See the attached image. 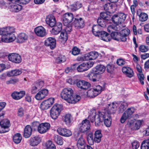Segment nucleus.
I'll return each instance as SVG.
<instances>
[{"mask_svg": "<svg viewBox=\"0 0 149 149\" xmlns=\"http://www.w3.org/2000/svg\"><path fill=\"white\" fill-rule=\"evenodd\" d=\"M117 104L113 102L109 104L107 108H106L102 111H99L96 113L95 111H93L92 114H90L88 117L91 123L95 122L96 126L100 125L101 122L104 121L107 118H109L108 116L111 113L115 112L117 109Z\"/></svg>", "mask_w": 149, "mask_h": 149, "instance_id": "1", "label": "nucleus"}, {"mask_svg": "<svg viewBox=\"0 0 149 149\" xmlns=\"http://www.w3.org/2000/svg\"><path fill=\"white\" fill-rule=\"evenodd\" d=\"M14 28L13 27H7L0 29V35L2 36L1 41L4 42L9 43L15 40L16 37L14 34Z\"/></svg>", "mask_w": 149, "mask_h": 149, "instance_id": "2", "label": "nucleus"}, {"mask_svg": "<svg viewBox=\"0 0 149 149\" xmlns=\"http://www.w3.org/2000/svg\"><path fill=\"white\" fill-rule=\"evenodd\" d=\"M111 20L114 24L109 26L107 28L108 31L110 32L111 31V29L118 31L120 30L122 27L121 24L122 22L120 20L117 15H114L111 18Z\"/></svg>", "mask_w": 149, "mask_h": 149, "instance_id": "3", "label": "nucleus"}, {"mask_svg": "<svg viewBox=\"0 0 149 149\" xmlns=\"http://www.w3.org/2000/svg\"><path fill=\"white\" fill-rule=\"evenodd\" d=\"M92 88L87 92V96L90 98H93L100 94L102 90V87L100 85L94 84Z\"/></svg>", "mask_w": 149, "mask_h": 149, "instance_id": "4", "label": "nucleus"}, {"mask_svg": "<svg viewBox=\"0 0 149 149\" xmlns=\"http://www.w3.org/2000/svg\"><path fill=\"white\" fill-rule=\"evenodd\" d=\"M62 109L61 105L56 104L53 106L50 110V115L53 119H56L61 111Z\"/></svg>", "mask_w": 149, "mask_h": 149, "instance_id": "5", "label": "nucleus"}, {"mask_svg": "<svg viewBox=\"0 0 149 149\" xmlns=\"http://www.w3.org/2000/svg\"><path fill=\"white\" fill-rule=\"evenodd\" d=\"M73 93L72 89L70 88L63 89L61 93V98L68 102Z\"/></svg>", "mask_w": 149, "mask_h": 149, "instance_id": "6", "label": "nucleus"}, {"mask_svg": "<svg viewBox=\"0 0 149 149\" xmlns=\"http://www.w3.org/2000/svg\"><path fill=\"white\" fill-rule=\"evenodd\" d=\"M93 64V62L90 61L86 63H83L77 67V70L79 72H82L86 71L92 67Z\"/></svg>", "mask_w": 149, "mask_h": 149, "instance_id": "7", "label": "nucleus"}, {"mask_svg": "<svg viewBox=\"0 0 149 149\" xmlns=\"http://www.w3.org/2000/svg\"><path fill=\"white\" fill-rule=\"evenodd\" d=\"M54 101V98L51 97L43 101L40 105V108L42 110L47 109L53 104Z\"/></svg>", "mask_w": 149, "mask_h": 149, "instance_id": "8", "label": "nucleus"}, {"mask_svg": "<svg viewBox=\"0 0 149 149\" xmlns=\"http://www.w3.org/2000/svg\"><path fill=\"white\" fill-rule=\"evenodd\" d=\"M8 58L9 61L16 63H19L22 61L21 56L16 53L9 54Z\"/></svg>", "mask_w": 149, "mask_h": 149, "instance_id": "9", "label": "nucleus"}, {"mask_svg": "<svg viewBox=\"0 0 149 149\" xmlns=\"http://www.w3.org/2000/svg\"><path fill=\"white\" fill-rule=\"evenodd\" d=\"M50 127V125L49 123H42L40 124L38 127V131L40 134H44L49 130Z\"/></svg>", "mask_w": 149, "mask_h": 149, "instance_id": "10", "label": "nucleus"}, {"mask_svg": "<svg viewBox=\"0 0 149 149\" xmlns=\"http://www.w3.org/2000/svg\"><path fill=\"white\" fill-rule=\"evenodd\" d=\"M73 18V15L72 13H65L63 15L62 18L64 25H67L71 22Z\"/></svg>", "mask_w": 149, "mask_h": 149, "instance_id": "11", "label": "nucleus"}, {"mask_svg": "<svg viewBox=\"0 0 149 149\" xmlns=\"http://www.w3.org/2000/svg\"><path fill=\"white\" fill-rule=\"evenodd\" d=\"M57 131L60 135L66 137H69L72 135L70 130L64 128H58Z\"/></svg>", "mask_w": 149, "mask_h": 149, "instance_id": "12", "label": "nucleus"}, {"mask_svg": "<svg viewBox=\"0 0 149 149\" xmlns=\"http://www.w3.org/2000/svg\"><path fill=\"white\" fill-rule=\"evenodd\" d=\"M80 125V129L82 132L88 131L90 127L89 121L86 119L83 120Z\"/></svg>", "mask_w": 149, "mask_h": 149, "instance_id": "13", "label": "nucleus"}, {"mask_svg": "<svg viewBox=\"0 0 149 149\" xmlns=\"http://www.w3.org/2000/svg\"><path fill=\"white\" fill-rule=\"evenodd\" d=\"M34 31L36 34L40 37H44L47 34L45 29L42 26H39L34 29Z\"/></svg>", "mask_w": 149, "mask_h": 149, "instance_id": "14", "label": "nucleus"}, {"mask_svg": "<svg viewBox=\"0 0 149 149\" xmlns=\"http://www.w3.org/2000/svg\"><path fill=\"white\" fill-rule=\"evenodd\" d=\"M122 70L124 74L128 77L131 78L134 76V72L132 69L130 67H123L122 68Z\"/></svg>", "mask_w": 149, "mask_h": 149, "instance_id": "15", "label": "nucleus"}, {"mask_svg": "<svg viewBox=\"0 0 149 149\" xmlns=\"http://www.w3.org/2000/svg\"><path fill=\"white\" fill-rule=\"evenodd\" d=\"M50 31L53 35H57L62 31V24L60 22L56 23Z\"/></svg>", "mask_w": 149, "mask_h": 149, "instance_id": "16", "label": "nucleus"}, {"mask_svg": "<svg viewBox=\"0 0 149 149\" xmlns=\"http://www.w3.org/2000/svg\"><path fill=\"white\" fill-rule=\"evenodd\" d=\"M48 93V90L47 89H43L38 92L35 96L37 100H40L44 98Z\"/></svg>", "mask_w": 149, "mask_h": 149, "instance_id": "17", "label": "nucleus"}, {"mask_svg": "<svg viewBox=\"0 0 149 149\" xmlns=\"http://www.w3.org/2000/svg\"><path fill=\"white\" fill-rule=\"evenodd\" d=\"M72 25L77 29L83 28L84 26V21L81 18L79 19L75 18Z\"/></svg>", "mask_w": 149, "mask_h": 149, "instance_id": "18", "label": "nucleus"}, {"mask_svg": "<svg viewBox=\"0 0 149 149\" xmlns=\"http://www.w3.org/2000/svg\"><path fill=\"white\" fill-rule=\"evenodd\" d=\"M45 44L46 46H50L51 49H53L56 47V40L54 38H49L45 40Z\"/></svg>", "mask_w": 149, "mask_h": 149, "instance_id": "19", "label": "nucleus"}, {"mask_svg": "<svg viewBox=\"0 0 149 149\" xmlns=\"http://www.w3.org/2000/svg\"><path fill=\"white\" fill-rule=\"evenodd\" d=\"M41 138L38 136L31 137L30 139V145L33 146H37L41 141Z\"/></svg>", "mask_w": 149, "mask_h": 149, "instance_id": "20", "label": "nucleus"}, {"mask_svg": "<svg viewBox=\"0 0 149 149\" xmlns=\"http://www.w3.org/2000/svg\"><path fill=\"white\" fill-rule=\"evenodd\" d=\"M77 86L81 89H87L90 86V84L85 81H79L76 83Z\"/></svg>", "mask_w": 149, "mask_h": 149, "instance_id": "21", "label": "nucleus"}, {"mask_svg": "<svg viewBox=\"0 0 149 149\" xmlns=\"http://www.w3.org/2000/svg\"><path fill=\"white\" fill-rule=\"evenodd\" d=\"M97 36L100 39L106 42L109 41L111 40L110 35L104 31H101Z\"/></svg>", "mask_w": 149, "mask_h": 149, "instance_id": "22", "label": "nucleus"}, {"mask_svg": "<svg viewBox=\"0 0 149 149\" xmlns=\"http://www.w3.org/2000/svg\"><path fill=\"white\" fill-rule=\"evenodd\" d=\"M105 69V67L103 65H99L93 68V71L97 74H101L104 72Z\"/></svg>", "mask_w": 149, "mask_h": 149, "instance_id": "23", "label": "nucleus"}, {"mask_svg": "<svg viewBox=\"0 0 149 149\" xmlns=\"http://www.w3.org/2000/svg\"><path fill=\"white\" fill-rule=\"evenodd\" d=\"M46 22L47 24L52 27L56 24L55 19L52 15L47 16L46 19Z\"/></svg>", "mask_w": 149, "mask_h": 149, "instance_id": "24", "label": "nucleus"}, {"mask_svg": "<svg viewBox=\"0 0 149 149\" xmlns=\"http://www.w3.org/2000/svg\"><path fill=\"white\" fill-rule=\"evenodd\" d=\"M68 39V35L67 33L64 30H62L59 37L58 40L60 42L64 44Z\"/></svg>", "mask_w": 149, "mask_h": 149, "instance_id": "25", "label": "nucleus"}, {"mask_svg": "<svg viewBox=\"0 0 149 149\" xmlns=\"http://www.w3.org/2000/svg\"><path fill=\"white\" fill-rule=\"evenodd\" d=\"M24 91H21L19 92H14L11 94L13 98L15 100H18L21 98L25 95Z\"/></svg>", "mask_w": 149, "mask_h": 149, "instance_id": "26", "label": "nucleus"}, {"mask_svg": "<svg viewBox=\"0 0 149 149\" xmlns=\"http://www.w3.org/2000/svg\"><path fill=\"white\" fill-rule=\"evenodd\" d=\"M0 124L2 127L5 129L6 132H8L9 130V127L10 125V121L7 119H4L0 122Z\"/></svg>", "mask_w": 149, "mask_h": 149, "instance_id": "27", "label": "nucleus"}, {"mask_svg": "<svg viewBox=\"0 0 149 149\" xmlns=\"http://www.w3.org/2000/svg\"><path fill=\"white\" fill-rule=\"evenodd\" d=\"M77 146L79 149H85L86 147L85 142L83 137L81 136L78 139Z\"/></svg>", "mask_w": 149, "mask_h": 149, "instance_id": "28", "label": "nucleus"}, {"mask_svg": "<svg viewBox=\"0 0 149 149\" xmlns=\"http://www.w3.org/2000/svg\"><path fill=\"white\" fill-rule=\"evenodd\" d=\"M28 36L27 35L24 33L19 34L17 38V42L18 43H22L25 42L28 39Z\"/></svg>", "mask_w": 149, "mask_h": 149, "instance_id": "29", "label": "nucleus"}, {"mask_svg": "<svg viewBox=\"0 0 149 149\" xmlns=\"http://www.w3.org/2000/svg\"><path fill=\"white\" fill-rule=\"evenodd\" d=\"M72 116L69 114H67L63 116V120L65 124L68 126L71 125Z\"/></svg>", "mask_w": 149, "mask_h": 149, "instance_id": "30", "label": "nucleus"}, {"mask_svg": "<svg viewBox=\"0 0 149 149\" xmlns=\"http://www.w3.org/2000/svg\"><path fill=\"white\" fill-rule=\"evenodd\" d=\"M102 135L100 130H97L95 131L94 134V141L95 142L99 143L101 141Z\"/></svg>", "mask_w": 149, "mask_h": 149, "instance_id": "31", "label": "nucleus"}, {"mask_svg": "<svg viewBox=\"0 0 149 149\" xmlns=\"http://www.w3.org/2000/svg\"><path fill=\"white\" fill-rule=\"evenodd\" d=\"M32 129L29 125L26 126L24 129V136L25 138H28L29 137L31 134Z\"/></svg>", "mask_w": 149, "mask_h": 149, "instance_id": "32", "label": "nucleus"}, {"mask_svg": "<svg viewBox=\"0 0 149 149\" xmlns=\"http://www.w3.org/2000/svg\"><path fill=\"white\" fill-rule=\"evenodd\" d=\"M115 103H116L117 104V106L118 104L116 102H114ZM119 107L118 108L119 112V113L123 112L127 107V104L125 102H120L119 104Z\"/></svg>", "mask_w": 149, "mask_h": 149, "instance_id": "33", "label": "nucleus"}, {"mask_svg": "<svg viewBox=\"0 0 149 149\" xmlns=\"http://www.w3.org/2000/svg\"><path fill=\"white\" fill-rule=\"evenodd\" d=\"M143 122V120H137L135 122L134 125L133 127L132 126V124L129 122L128 124L129 125L131 126V128L133 130H139Z\"/></svg>", "mask_w": 149, "mask_h": 149, "instance_id": "34", "label": "nucleus"}, {"mask_svg": "<svg viewBox=\"0 0 149 149\" xmlns=\"http://www.w3.org/2000/svg\"><path fill=\"white\" fill-rule=\"evenodd\" d=\"M22 73L21 70L16 69L8 72L7 74V75L9 77L17 76L21 74Z\"/></svg>", "mask_w": 149, "mask_h": 149, "instance_id": "35", "label": "nucleus"}, {"mask_svg": "<svg viewBox=\"0 0 149 149\" xmlns=\"http://www.w3.org/2000/svg\"><path fill=\"white\" fill-rule=\"evenodd\" d=\"M81 99L80 96L77 95H72L71 98L68 103L71 104H75L78 102Z\"/></svg>", "mask_w": 149, "mask_h": 149, "instance_id": "36", "label": "nucleus"}, {"mask_svg": "<svg viewBox=\"0 0 149 149\" xmlns=\"http://www.w3.org/2000/svg\"><path fill=\"white\" fill-rule=\"evenodd\" d=\"M101 27L99 25H94L92 28V32L96 36H97L102 31H100Z\"/></svg>", "mask_w": 149, "mask_h": 149, "instance_id": "37", "label": "nucleus"}, {"mask_svg": "<svg viewBox=\"0 0 149 149\" xmlns=\"http://www.w3.org/2000/svg\"><path fill=\"white\" fill-rule=\"evenodd\" d=\"M22 139V136L19 133L16 134L13 137V141L16 144H18L20 143Z\"/></svg>", "mask_w": 149, "mask_h": 149, "instance_id": "38", "label": "nucleus"}, {"mask_svg": "<svg viewBox=\"0 0 149 149\" xmlns=\"http://www.w3.org/2000/svg\"><path fill=\"white\" fill-rule=\"evenodd\" d=\"M82 7L81 4L79 2H77L74 4L70 6V8L72 11L76 10Z\"/></svg>", "mask_w": 149, "mask_h": 149, "instance_id": "39", "label": "nucleus"}, {"mask_svg": "<svg viewBox=\"0 0 149 149\" xmlns=\"http://www.w3.org/2000/svg\"><path fill=\"white\" fill-rule=\"evenodd\" d=\"M97 75V74L95 72L93 71V72H91L88 74V77L90 80L93 82H95L97 81L96 79Z\"/></svg>", "mask_w": 149, "mask_h": 149, "instance_id": "40", "label": "nucleus"}, {"mask_svg": "<svg viewBox=\"0 0 149 149\" xmlns=\"http://www.w3.org/2000/svg\"><path fill=\"white\" fill-rule=\"evenodd\" d=\"M54 140L55 142L58 144L62 145L63 142L62 137L58 135H55L54 136Z\"/></svg>", "mask_w": 149, "mask_h": 149, "instance_id": "41", "label": "nucleus"}, {"mask_svg": "<svg viewBox=\"0 0 149 149\" xmlns=\"http://www.w3.org/2000/svg\"><path fill=\"white\" fill-rule=\"evenodd\" d=\"M106 20L101 18H99L97 20V23L100 27H104L106 26Z\"/></svg>", "mask_w": 149, "mask_h": 149, "instance_id": "42", "label": "nucleus"}, {"mask_svg": "<svg viewBox=\"0 0 149 149\" xmlns=\"http://www.w3.org/2000/svg\"><path fill=\"white\" fill-rule=\"evenodd\" d=\"M141 149H149V140L148 139L144 141L141 146Z\"/></svg>", "mask_w": 149, "mask_h": 149, "instance_id": "43", "label": "nucleus"}, {"mask_svg": "<svg viewBox=\"0 0 149 149\" xmlns=\"http://www.w3.org/2000/svg\"><path fill=\"white\" fill-rule=\"evenodd\" d=\"M111 31L110 32H112L111 35H110L111 39L112 38L114 40L118 41L119 39V33L117 32L113 31L112 30H114L113 29H111Z\"/></svg>", "mask_w": 149, "mask_h": 149, "instance_id": "44", "label": "nucleus"}, {"mask_svg": "<svg viewBox=\"0 0 149 149\" xmlns=\"http://www.w3.org/2000/svg\"><path fill=\"white\" fill-rule=\"evenodd\" d=\"M12 9L13 11L15 12H18L22 8V6L19 4H15L11 6Z\"/></svg>", "mask_w": 149, "mask_h": 149, "instance_id": "45", "label": "nucleus"}, {"mask_svg": "<svg viewBox=\"0 0 149 149\" xmlns=\"http://www.w3.org/2000/svg\"><path fill=\"white\" fill-rule=\"evenodd\" d=\"M46 146L47 149H56L55 144L51 141H49L46 143Z\"/></svg>", "mask_w": 149, "mask_h": 149, "instance_id": "46", "label": "nucleus"}, {"mask_svg": "<svg viewBox=\"0 0 149 149\" xmlns=\"http://www.w3.org/2000/svg\"><path fill=\"white\" fill-rule=\"evenodd\" d=\"M148 18V15L145 13H142L139 15V19L141 22H145Z\"/></svg>", "mask_w": 149, "mask_h": 149, "instance_id": "47", "label": "nucleus"}, {"mask_svg": "<svg viewBox=\"0 0 149 149\" xmlns=\"http://www.w3.org/2000/svg\"><path fill=\"white\" fill-rule=\"evenodd\" d=\"M66 60V58L64 56L61 55L56 58V61L57 63H61L64 62Z\"/></svg>", "mask_w": 149, "mask_h": 149, "instance_id": "48", "label": "nucleus"}, {"mask_svg": "<svg viewBox=\"0 0 149 149\" xmlns=\"http://www.w3.org/2000/svg\"><path fill=\"white\" fill-rule=\"evenodd\" d=\"M134 111L135 109L133 108H128L124 113L127 115V116L130 118Z\"/></svg>", "mask_w": 149, "mask_h": 149, "instance_id": "49", "label": "nucleus"}, {"mask_svg": "<svg viewBox=\"0 0 149 149\" xmlns=\"http://www.w3.org/2000/svg\"><path fill=\"white\" fill-rule=\"evenodd\" d=\"M109 118H107L104 120V125L107 127H109L111 124V119L110 115L108 116Z\"/></svg>", "mask_w": 149, "mask_h": 149, "instance_id": "50", "label": "nucleus"}, {"mask_svg": "<svg viewBox=\"0 0 149 149\" xmlns=\"http://www.w3.org/2000/svg\"><path fill=\"white\" fill-rule=\"evenodd\" d=\"M101 18L102 19H105L106 21L108 20L109 19L110 16L108 15L107 13L103 12L100 14Z\"/></svg>", "mask_w": 149, "mask_h": 149, "instance_id": "51", "label": "nucleus"}, {"mask_svg": "<svg viewBox=\"0 0 149 149\" xmlns=\"http://www.w3.org/2000/svg\"><path fill=\"white\" fill-rule=\"evenodd\" d=\"M104 8L106 11L110 12V10L112 8V5L110 3H106L104 6Z\"/></svg>", "mask_w": 149, "mask_h": 149, "instance_id": "52", "label": "nucleus"}, {"mask_svg": "<svg viewBox=\"0 0 149 149\" xmlns=\"http://www.w3.org/2000/svg\"><path fill=\"white\" fill-rule=\"evenodd\" d=\"M89 53L91 60L95 59L98 56V53L96 52H91Z\"/></svg>", "mask_w": 149, "mask_h": 149, "instance_id": "53", "label": "nucleus"}, {"mask_svg": "<svg viewBox=\"0 0 149 149\" xmlns=\"http://www.w3.org/2000/svg\"><path fill=\"white\" fill-rule=\"evenodd\" d=\"M132 149H137L140 146L139 143L137 141H134L131 143Z\"/></svg>", "mask_w": 149, "mask_h": 149, "instance_id": "54", "label": "nucleus"}, {"mask_svg": "<svg viewBox=\"0 0 149 149\" xmlns=\"http://www.w3.org/2000/svg\"><path fill=\"white\" fill-rule=\"evenodd\" d=\"M19 81V79L17 78H11L9 80L6 81V83L7 84H14Z\"/></svg>", "mask_w": 149, "mask_h": 149, "instance_id": "55", "label": "nucleus"}, {"mask_svg": "<svg viewBox=\"0 0 149 149\" xmlns=\"http://www.w3.org/2000/svg\"><path fill=\"white\" fill-rule=\"evenodd\" d=\"M117 15L120 19V20L121 21V22L124 21L126 17V15L123 13H120Z\"/></svg>", "mask_w": 149, "mask_h": 149, "instance_id": "56", "label": "nucleus"}, {"mask_svg": "<svg viewBox=\"0 0 149 149\" xmlns=\"http://www.w3.org/2000/svg\"><path fill=\"white\" fill-rule=\"evenodd\" d=\"M34 85L39 90L43 86L44 82L42 81H39L35 83Z\"/></svg>", "mask_w": 149, "mask_h": 149, "instance_id": "57", "label": "nucleus"}, {"mask_svg": "<svg viewBox=\"0 0 149 149\" xmlns=\"http://www.w3.org/2000/svg\"><path fill=\"white\" fill-rule=\"evenodd\" d=\"M80 50L76 47H73L72 50V54L74 55H76L79 54Z\"/></svg>", "mask_w": 149, "mask_h": 149, "instance_id": "58", "label": "nucleus"}, {"mask_svg": "<svg viewBox=\"0 0 149 149\" xmlns=\"http://www.w3.org/2000/svg\"><path fill=\"white\" fill-rule=\"evenodd\" d=\"M93 136L92 134H89L87 137V139L88 143L92 145L93 143Z\"/></svg>", "mask_w": 149, "mask_h": 149, "instance_id": "59", "label": "nucleus"}, {"mask_svg": "<svg viewBox=\"0 0 149 149\" xmlns=\"http://www.w3.org/2000/svg\"><path fill=\"white\" fill-rule=\"evenodd\" d=\"M138 77L139 80L142 85H143L144 82L143 80L144 79V77L143 74L141 73H139L138 74Z\"/></svg>", "mask_w": 149, "mask_h": 149, "instance_id": "60", "label": "nucleus"}, {"mask_svg": "<svg viewBox=\"0 0 149 149\" xmlns=\"http://www.w3.org/2000/svg\"><path fill=\"white\" fill-rule=\"evenodd\" d=\"M139 50L142 52H146L148 50V47L144 45H141L139 47Z\"/></svg>", "mask_w": 149, "mask_h": 149, "instance_id": "61", "label": "nucleus"}, {"mask_svg": "<svg viewBox=\"0 0 149 149\" xmlns=\"http://www.w3.org/2000/svg\"><path fill=\"white\" fill-rule=\"evenodd\" d=\"M127 37L126 36L124 35H122V34L120 33L119 35V40H118V41H121L123 42H125L127 40Z\"/></svg>", "mask_w": 149, "mask_h": 149, "instance_id": "62", "label": "nucleus"}, {"mask_svg": "<svg viewBox=\"0 0 149 149\" xmlns=\"http://www.w3.org/2000/svg\"><path fill=\"white\" fill-rule=\"evenodd\" d=\"M120 33L122 34V35H124L127 37L130 34V30L127 29H125L122 30Z\"/></svg>", "mask_w": 149, "mask_h": 149, "instance_id": "63", "label": "nucleus"}, {"mask_svg": "<svg viewBox=\"0 0 149 149\" xmlns=\"http://www.w3.org/2000/svg\"><path fill=\"white\" fill-rule=\"evenodd\" d=\"M129 117L124 113L123 114L122 116L120 119V121L121 123H124L126 120Z\"/></svg>", "mask_w": 149, "mask_h": 149, "instance_id": "64", "label": "nucleus"}]
</instances>
